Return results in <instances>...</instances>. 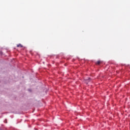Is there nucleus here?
<instances>
[{"mask_svg": "<svg viewBox=\"0 0 130 130\" xmlns=\"http://www.w3.org/2000/svg\"><path fill=\"white\" fill-rule=\"evenodd\" d=\"M91 80V78H89L88 79H85V81L86 84H88V82H90V80Z\"/></svg>", "mask_w": 130, "mask_h": 130, "instance_id": "obj_1", "label": "nucleus"}, {"mask_svg": "<svg viewBox=\"0 0 130 130\" xmlns=\"http://www.w3.org/2000/svg\"><path fill=\"white\" fill-rule=\"evenodd\" d=\"M17 47H23V46H22V45L21 44H19L18 45H17Z\"/></svg>", "mask_w": 130, "mask_h": 130, "instance_id": "obj_2", "label": "nucleus"}, {"mask_svg": "<svg viewBox=\"0 0 130 130\" xmlns=\"http://www.w3.org/2000/svg\"><path fill=\"white\" fill-rule=\"evenodd\" d=\"M101 63V61L99 60L96 62V64H100Z\"/></svg>", "mask_w": 130, "mask_h": 130, "instance_id": "obj_3", "label": "nucleus"}]
</instances>
